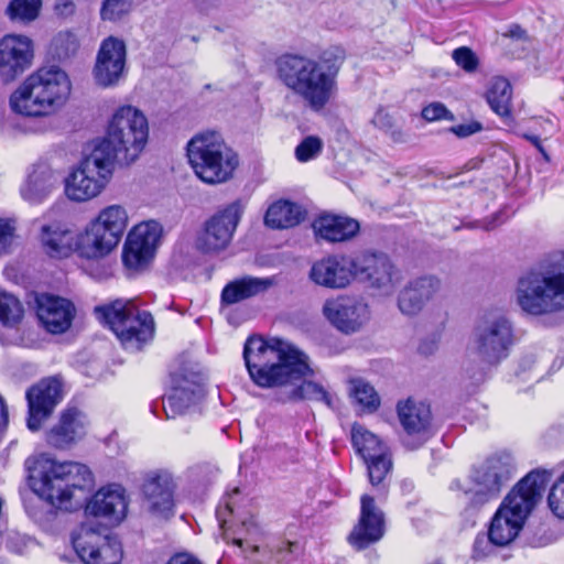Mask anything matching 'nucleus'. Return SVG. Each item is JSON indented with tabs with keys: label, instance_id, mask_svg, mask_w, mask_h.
I'll use <instances>...</instances> for the list:
<instances>
[{
	"label": "nucleus",
	"instance_id": "1",
	"mask_svg": "<svg viewBox=\"0 0 564 564\" xmlns=\"http://www.w3.org/2000/svg\"><path fill=\"white\" fill-rule=\"evenodd\" d=\"M243 360L258 387L290 388L295 399H310L317 393L308 355L289 340L250 336L245 343Z\"/></svg>",
	"mask_w": 564,
	"mask_h": 564
},
{
	"label": "nucleus",
	"instance_id": "2",
	"mask_svg": "<svg viewBox=\"0 0 564 564\" xmlns=\"http://www.w3.org/2000/svg\"><path fill=\"white\" fill-rule=\"evenodd\" d=\"M29 485L36 496L52 507L72 510L87 499L93 475L84 464L41 457L30 468Z\"/></svg>",
	"mask_w": 564,
	"mask_h": 564
},
{
	"label": "nucleus",
	"instance_id": "3",
	"mask_svg": "<svg viewBox=\"0 0 564 564\" xmlns=\"http://www.w3.org/2000/svg\"><path fill=\"white\" fill-rule=\"evenodd\" d=\"M517 474L514 458L510 453L498 452L474 465L464 479H454L449 490L466 512H477L487 503L497 500Z\"/></svg>",
	"mask_w": 564,
	"mask_h": 564
},
{
	"label": "nucleus",
	"instance_id": "4",
	"mask_svg": "<svg viewBox=\"0 0 564 564\" xmlns=\"http://www.w3.org/2000/svg\"><path fill=\"white\" fill-rule=\"evenodd\" d=\"M517 303L529 315L542 316L564 310V253L558 252L542 261L535 269L520 276Z\"/></svg>",
	"mask_w": 564,
	"mask_h": 564
},
{
	"label": "nucleus",
	"instance_id": "5",
	"mask_svg": "<svg viewBox=\"0 0 564 564\" xmlns=\"http://www.w3.org/2000/svg\"><path fill=\"white\" fill-rule=\"evenodd\" d=\"M70 89L68 75L59 67H41L11 95L10 106L14 112L23 116H48L65 105Z\"/></svg>",
	"mask_w": 564,
	"mask_h": 564
},
{
	"label": "nucleus",
	"instance_id": "6",
	"mask_svg": "<svg viewBox=\"0 0 564 564\" xmlns=\"http://www.w3.org/2000/svg\"><path fill=\"white\" fill-rule=\"evenodd\" d=\"M149 138L148 119L133 106H122L110 119L106 135L94 147L111 163L129 165L144 150Z\"/></svg>",
	"mask_w": 564,
	"mask_h": 564
},
{
	"label": "nucleus",
	"instance_id": "7",
	"mask_svg": "<svg viewBox=\"0 0 564 564\" xmlns=\"http://www.w3.org/2000/svg\"><path fill=\"white\" fill-rule=\"evenodd\" d=\"M187 158L195 175L210 185L231 180L239 165L238 154L214 131L194 135L187 143Z\"/></svg>",
	"mask_w": 564,
	"mask_h": 564
},
{
	"label": "nucleus",
	"instance_id": "8",
	"mask_svg": "<svg viewBox=\"0 0 564 564\" xmlns=\"http://www.w3.org/2000/svg\"><path fill=\"white\" fill-rule=\"evenodd\" d=\"M129 224L128 212L120 204H112L99 210L76 237L79 257L99 260L110 254L120 243Z\"/></svg>",
	"mask_w": 564,
	"mask_h": 564
},
{
	"label": "nucleus",
	"instance_id": "9",
	"mask_svg": "<svg viewBox=\"0 0 564 564\" xmlns=\"http://www.w3.org/2000/svg\"><path fill=\"white\" fill-rule=\"evenodd\" d=\"M96 317L117 335L122 344L139 349L152 338L154 321L147 311H139L133 301L116 300L95 307Z\"/></svg>",
	"mask_w": 564,
	"mask_h": 564
},
{
	"label": "nucleus",
	"instance_id": "10",
	"mask_svg": "<svg viewBox=\"0 0 564 564\" xmlns=\"http://www.w3.org/2000/svg\"><path fill=\"white\" fill-rule=\"evenodd\" d=\"M113 169L115 164L94 148L65 178L66 197L75 203L96 198L109 183Z\"/></svg>",
	"mask_w": 564,
	"mask_h": 564
},
{
	"label": "nucleus",
	"instance_id": "11",
	"mask_svg": "<svg viewBox=\"0 0 564 564\" xmlns=\"http://www.w3.org/2000/svg\"><path fill=\"white\" fill-rule=\"evenodd\" d=\"M473 350L488 367L497 366L508 357L513 345V327L502 314L490 312L482 315L473 332Z\"/></svg>",
	"mask_w": 564,
	"mask_h": 564
},
{
	"label": "nucleus",
	"instance_id": "12",
	"mask_svg": "<svg viewBox=\"0 0 564 564\" xmlns=\"http://www.w3.org/2000/svg\"><path fill=\"white\" fill-rule=\"evenodd\" d=\"M355 280L376 290L382 295H391L403 280L390 257L381 251L365 250L355 254Z\"/></svg>",
	"mask_w": 564,
	"mask_h": 564
},
{
	"label": "nucleus",
	"instance_id": "13",
	"mask_svg": "<svg viewBox=\"0 0 564 564\" xmlns=\"http://www.w3.org/2000/svg\"><path fill=\"white\" fill-rule=\"evenodd\" d=\"M75 552L85 564H120V542L98 530L93 521L83 523L72 535Z\"/></svg>",
	"mask_w": 564,
	"mask_h": 564
},
{
	"label": "nucleus",
	"instance_id": "14",
	"mask_svg": "<svg viewBox=\"0 0 564 564\" xmlns=\"http://www.w3.org/2000/svg\"><path fill=\"white\" fill-rule=\"evenodd\" d=\"M243 214V206L235 200L216 212L205 223L197 235L195 246L204 253H217L226 249Z\"/></svg>",
	"mask_w": 564,
	"mask_h": 564
},
{
	"label": "nucleus",
	"instance_id": "15",
	"mask_svg": "<svg viewBox=\"0 0 564 564\" xmlns=\"http://www.w3.org/2000/svg\"><path fill=\"white\" fill-rule=\"evenodd\" d=\"M283 84L317 108V62L303 55L284 54L276 59Z\"/></svg>",
	"mask_w": 564,
	"mask_h": 564
},
{
	"label": "nucleus",
	"instance_id": "16",
	"mask_svg": "<svg viewBox=\"0 0 564 564\" xmlns=\"http://www.w3.org/2000/svg\"><path fill=\"white\" fill-rule=\"evenodd\" d=\"M546 480L547 473L545 470L530 471L510 490L499 508L505 509L509 516L524 524L529 514L541 500Z\"/></svg>",
	"mask_w": 564,
	"mask_h": 564
},
{
	"label": "nucleus",
	"instance_id": "17",
	"mask_svg": "<svg viewBox=\"0 0 564 564\" xmlns=\"http://www.w3.org/2000/svg\"><path fill=\"white\" fill-rule=\"evenodd\" d=\"M397 412L404 431L403 444L408 448L416 449L433 436L432 412L427 403L410 398L398 403Z\"/></svg>",
	"mask_w": 564,
	"mask_h": 564
},
{
	"label": "nucleus",
	"instance_id": "18",
	"mask_svg": "<svg viewBox=\"0 0 564 564\" xmlns=\"http://www.w3.org/2000/svg\"><path fill=\"white\" fill-rule=\"evenodd\" d=\"M204 395L202 377L197 372L182 370L171 376V389L163 399L166 419L187 413Z\"/></svg>",
	"mask_w": 564,
	"mask_h": 564
},
{
	"label": "nucleus",
	"instance_id": "19",
	"mask_svg": "<svg viewBox=\"0 0 564 564\" xmlns=\"http://www.w3.org/2000/svg\"><path fill=\"white\" fill-rule=\"evenodd\" d=\"M161 235L162 227L158 221L150 220L134 226L124 243V265L132 270L143 269L153 258Z\"/></svg>",
	"mask_w": 564,
	"mask_h": 564
},
{
	"label": "nucleus",
	"instance_id": "20",
	"mask_svg": "<svg viewBox=\"0 0 564 564\" xmlns=\"http://www.w3.org/2000/svg\"><path fill=\"white\" fill-rule=\"evenodd\" d=\"M63 383L57 377L42 379L26 391L29 408L28 427L35 432L63 400Z\"/></svg>",
	"mask_w": 564,
	"mask_h": 564
},
{
	"label": "nucleus",
	"instance_id": "21",
	"mask_svg": "<svg viewBox=\"0 0 564 564\" xmlns=\"http://www.w3.org/2000/svg\"><path fill=\"white\" fill-rule=\"evenodd\" d=\"M127 47L122 40L109 36L105 39L99 47L94 78L101 87L116 86L124 76Z\"/></svg>",
	"mask_w": 564,
	"mask_h": 564
},
{
	"label": "nucleus",
	"instance_id": "22",
	"mask_svg": "<svg viewBox=\"0 0 564 564\" xmlns=\"http://www.w3.org/2000/svg\"><path fill=\"white\" fill-rule=\"evenodd\" d=\"M323 314L334 327L345 334L358 332L370 316L368 304L351 296L326 301Z\"/></svg>",
	"mask_w": 564,
	"mask_h": 564
},
{
	"label": "nucleus",
	"instance_id": "23",
	"mask_svg": "<svg viewBox=\"0 0 564 564\" xmlns=\"http://www.w3.org/2000/svg\"><path fill=\"white\" fill-rule=\"evenodd\" d=\"M384 534V516L369 495L361 497L360 518L351 533L349 542L357 550L378 542Z\"/></svg>",
	"mask_w": 564,
	"mask_h": 564
},
{
	"label": "nucleus",
	"instance_id": "24",
	"mask_svg": "<svg viewBox=\"0 0 564 564\" xmlns=\"http://www.w3.org/2000/svg\"><path fill=\"white\" fill-rule=\"evenodd\" d=\"M36 316L51 334H63L72 325L75 316L74 304L61 296L40 294L35 299Z\"/></svg>",
	"mask_w": 564,
	"mask_h": 564
},
{
	"label": "nucleus",
	"instance_id": "25",
	"mask_svg": "<svg viewBox=\"0 0 564 564\" xmlns=\"http://www.w3.org/2000/svg\"><path fill=\"white\" fill-rule=\"evenodd\" d=\"M174 489L173 477L166 471L152 475L145 480L143 492L153 516L169 519L174 514Z\"/></svg>",
	"mask_w": 564,
	"mask_h": 564
},
{
	"label": "nucleus",
	"instance_id": "26",
	"mask_svg": "<svg viewBox=\"0 0 564 564\" xmlns=\"http://www.w3.org/2000/svg\"><path fill=\"white\" fill-rule=\"evenodd\" d=\"M87 416L76 408L65 409L58 422L46 433L47 443L55 448H67L86 434Z\"/></svg>",
	"mask_w": 564,
	"mask_h": 564
},
{
	"label": "nucleus",
	"instance_id": "27",
	"mask_svg": "<svg viewBox=\"0 0 564 564\" xmlns=\"http://www.w3.org/2000/svg\"><path fill=\"white\" fill-rule=\"evenodd\" d=\"M33 58L32 41L25 35L9 34L0 41V69L14 78L31 65Z\"/></svg>",
	"mask_w": 564,
	"mask_h": 564
},
{
	"label": "nucleus",
	"instance_id": "28",
	"mask_svg": "<svg viewBox=\"0 0 564 564\" xmlns=\"http://www.w3.org/2000/svg\"><path fill=\"white\" fill-rule=\"evenodd\" d=\"M440 289L435 276L424 275L411 280L398 295V307L403 315L413 316L422 311L424 305Z\"/></svg>",
	"mask_w": 564,
	"mask_h": 564
},
{
	"label": "nucleus",
	"instance_id": "29",
	"mask_svg": "<svg viewBox=\"0 0 564 564\" xmlns=\"http://www.w3.org/2000/svg\"><path fill=\"white\" fill-rule=\"evenodd\" d=\"M127 508L124 489L121 486L112 485L101 488L93 496L86 505V512L118 523L126 517Z\"/></svg>",
	"mask_w": 564,
	"mask_h": 564
},
{
	"label": "nucleus",
	"instance_id": "30",
	"mask_svg": "<svg viewBox=\"0 0 564 564\" xmlns=\"http://www.w3.org/2000/svg\"><path fill=\"white\" fill-rule=\"evenodd\" d=\"M345 58L339 45H329L319 53V110L337 94L336 77Z\"/></svg>",
	"mask_w": 564,
	"mask_h": 564
},
{
	"label": "nucleus",
	"instance_id": "31",
	"mask_svg": "<svg viewBox=\"0 0 564 564\" xmlns=\"http://www.w3.org/2000/svg\"><path fill=\"white\" fill-rule=\"evenodd\" d=\"M57 185L58 176L55 171L46 164H39L29 174L20 193L28 203L41 204L57 188Z\"/></svg>",
	"mask_w": 564,
	"mask_h": 564
},
{
	"label": "nucleus",
	"instance_id": "32",
	"mask_svg": "<svg viewBox=\"0 0 564 564\" xmlns=\"http://www.w3.org/2000/svg\"><path fill=\"white\" fill-rule=\"evenodd\" d=\"M41 246L51 258H66L76 251V238L58 221L43 224L40 228Z\"/></svg>",
	"mask_w": 564,
	"mask_h": 564
},
{
	"label": "nucleus",
	"instance_id": "33",
	"mask_svg": "<svg viewBox=\"0 0 564 564\" xmlns=\"http://www.w3.org/2000/svg\"><path fill=\"white\" fill-rule=\"evenodd\" d=\"M275 283L274 276L258 278L245 275L225 285L221 292V302L227 305L236 304L265 293Z\"/></svg>",
	"mask_w": 564,
	"mask_h": 564
},
{
	"label": "nucleus",
	"instance_id": "34",
	"mask_svg": "<svg viewBox=\"0 0 564 564\" xmlns=\"http://www.w3.org/2000/svg\"><path fill=\"white\" fill-rule=\"evenodd\" d=\"M355 254L334 256L319 263V284L332 289L346 288L355 280Z\"/></svg>",
	"mask_w": 564,
	"mask_h": 564
},
{
	"label": "nucleus",
	"instance_id": "35",
	"mask_svg": "<svg viewBox=\"0 0 564 564\" xmlns=\"http://www.w3.org/2000/svg\"><path fill=\"white\" fill-rule=\"evenodd\" d=\"M359 229L360 225L354 218L319 212V238L343 242L352 239Z\"/></svg>",
	"mask_w": 564,
	"mask_h": 564
},
{
	"label": "nucleus",
	"instance_id": "36",
	"mask_svg": "<svg viewBox=\"0 0 564 564\" xmlns=\"http://www.w3.org/2000/svg\"><path fill=\"white\" fill-rule=\"evenodd\" d=\"M304 216L305 213L300 205L280 199L268 207L264 224L272 229H286L299 225Z\"/></svg>",
	"mask_w": 564,
	"mask_h": 564
},
{
	"label": "nucleus",
	"instance_id": "37",
	"mask_svg": "<svg viewBox=\"0 0 564 564\" xmlns=\"http://www.w3.org/2000/svg\"><path fill=\"white\" fill-rule=\"evenodd\" d=\"M522 527L523 523L509 516L505 509L498 508L491 520L488 533L495 545L506 546L518 536Z\"/></svg>",
	"mask_w": 564,
	"mask_h": 564
},
{
	"label": "nucleus",
	"instance_id": "38",
	"mask_svg": "<svg viewBox=\"0 0 564 564\" xmlns=\"http://www.w3.org/2000/svg\"><path fill=\"white\" fill-rule=\"evenodd\" d=\"M511 97L512 87L508 79L503 77L492 79L486 98L494 112L501 118L511 119Z\"/></svg>",
	"mask_w": 564,
	"mask_h": 564
},
{
	"label": "nucleus",
	"instance_id": "39",
	"mask_svg": "<svg viewBox=\"0 0 564 564\" xmlns=\"http://www.w3.org/2000/svg\"><path fill=\"white\" fill-rule=\"evenodd\" d=\"M351 443L356 452L362 458L381 455V453L388 451L386 443H383L376 434L357 423L351 427Z\"/></svg>",
	"mask_w": 564,
	"mask_h": 564
},
{
	"label": "nucleus",
	"instance_id": "40",
	"mask_svg": "<svg viewBox=\"0 0 564 564\" xmlns=\"http://www.w3.org/2000/svg\"><path fill=\"white\" fill-rule=\"evenodd\" d=\"M23 313V305L15 295L0 290L1 324L6 327H14L22 321Z\"/></svg>",
	"mask_w": 564,
	"mask_h": 564
},
{
	"label": "nucleus",
	"instance_id": "41",
	"mask_svg": "<svg viewBox=\"0 0 564 564\" xmlns=\"http://www.w3.org/2000/svg\"><path fill=\"white\" fill-rule=\"evenodd\" d=\"M350 384V393L362 411L372 413L379 408L380 398L372 386L362 379H354Z\"/></svg>",
	"mask_w": 564,
	"mask_h": 564
},
{
	"label": "nucleus",
	"instance_id": "42",
	"mask_svg": "<svg viewBox=\"0 0 564 564\" xmlns=\"http://www.w3.org/2000/svg\"><path fill=\"white\" fill-rule=\"evenodd\" d=\"M42 0H11L6 13L11 21L31 22L40 13Z\"/></svg>",
	"mask_w": 564,
	"mask_h": 564
},
{
	"label": "nucleus",
	"instance_id": "43",
	"mask_svg": "<svg viewBox=\"0 0 564 564\" xmlns=\"http://www.w3.org/2000/svg\"><path fill=\"white\" fill-rule=\"evenodd\" d=\"M133 9V0H102L99 15L102 21L118 22L127 18Z\"/></svg>",
	"mask_w": 564,
	"mask_h": 564
},
{
	"label": "nucleus",
	"instance_id": "44",
	"mask_svg": "<svg viewBox=\"0 0 564 564\" xmlns=\"http://www.w3.org/2000/svg\"><path fill=\"white\" fill-rule=\"evenodd\" d=\"M261 529L252 516L240 520L238 529L234 532L232 541L239 547L246 545L251 551H257L258 546L252 542L260 535Z\"/></svg>",
	"mask_w": 564,
	"mask_h": 564
},
{
	"label": "nucleus",
	"instance_id": "45",
	"mask_svg": "<svg viewBox=\"0 0 564 564\" xmlns=\"http://www.w3.org/2000/svg\"><path fill=\"white\" fill-rule=\"evenodd\" d=\"M367 464L369 480L372 486H380L384 488L383 481L389 474L392 462L388 455V451L381 455H373V457L364 458Z\"/></svg>",
	"mask_w": 564,
	"mask_h": 564
},
{
	"label": "nucleus",
	"instance_id": "46",
	"mask_svg": "<svg viewBox=\"0 0 564 564\" xmlns=\"http://www.w3.org/2000/svg\"><path fill=\"white\" fill-rule=\"evenodd\" d=\"M550 510L560 519H564V471L552 485L547 495Z\"/></svg>",
	"mask_w": 564,
	"mask_h": 564
},
{
	"label": "nucleus",
	"instance_id": "47",
	"mask_svg": "<svg viewBox=\"0 0 564 564\" xmlns=\"http://www.w3.org/2000/svg\"><path fill=\"white\" fill-rule=\"evenodd\" d=\"M452 57L457 66L466 73H474L479 65V59L471 48L460 46L453 51Z\"/></svg>",
	"mask_w": 564,
	"mask_h": 564
},
{
	"label": "nucleus",
	"instance_id": "48",
	"mask_svg": "<svg viewBox=\"0 0 564 564\" xmlns=\"http://www.w3.org/2000/svg\"><path fill=\"white\" fill-rule=\"evenodd\" d=\"M495 543L491 541L489 533L487 535L479 534L476 536L473 546V557L475 560H482L494 554Z\"/></svg>",
	"mask_w": 564,
	"mask_h": 564
},
{
	"label": "nucleus",
	"instance_id": "49",
	"mask_svg": "<svg viewBox=\"0 0 564 564\" xmlns=\"http://www.w3.org/2000/svg\"><path fill=\"white\" fill-rule=\"evenodd\" d=\"M317 153V137H306L295 149V158L300 162H307Z\"/></svg>",
	"mask_w": 564,
	"mask_h": 564
},
{
	"label": "nucleus",
	"instance_id": "50",
	"mask_svg": "<svg viewBox=\"0 0 564 564\" xmlns=\"http://www.w3.org/2000/svg\"><path fill=\"white\" fill-rule=\"evenodd\" d=\"M15 227L9 219L0 218V254L7 253L14 239Z\"/></svg>",
	"mask_w": 564,
	"mask_h": 564
},
{
	"label": "nucleus",
	"instance_id": "51",
	"mask_svg": "<svg viewBox=\"0 0 564 564\" xmlns=\"http://www.w3.org/2000/svg\"><path fill=\"white\" fill-rule=\"evenodd\" d=\"M422 118L426 121H436L453 118L448 109L441 102H432L422 109Z\"/></svg>",
	"mask_w": 564,
	"mask_h": 564
},
{
	"label": "nucleus",
	"instance_id": "52",
	"mask_svg": "<svg viewBox=\"0 0 564 564\" xmlns=\"http://www.w3.org/2000/svg\"><path fill=\"white\" fill-rule=\"evenodd\" d=\"M481 130L482 126L477 121H470L468 123H463L451 128V131L458 138H467Z\"/></svg>",
	"mask_w": 564,
	"mask_h": 564
},
{
	"label": "nucleus",
	"instance_id": "53",
	"mask_svg": "<svg viewBox=\"0 0 564 564\" xmlns=\"http://www.w3.org/2000/svg\"><path fill=\"white\" fill-rule=\"evenodd\" d=\"M372 123L384 131H389L393 128L392 117L382 108L378 109L372 118Z\"/></svg>",
	"mask_w": 564,
	"mask_h": 564
},
{
	"label": "nucleus",
	"instance_id": "54",
	"mask_svg": "<svg viewBox=\"0 0 564 564\" xmlns=\"http://www.w3.org/2000/svg\"><path fill=\"white\" fill-rule=\"evenodd\" d=\"M76 4L73 0H56L54 12L62 18L72 17L75 13Z\"/></svg>",
	"mask_w": 564,
	"mask_h": 564
},
{
	"label": "nucleus",
	"instance_id": "55",
	"mask_svg": "<svg viewBox=\"0 0 564 564\" xmlns=\"http://www.w3.org/2000/svg\"><path fill=\"white\" fill-rule=\"evenodd\" d=\"M500 214H495L490 218L479 220L475 224V227L482 228L487 231L495 229L501 221L499 220Z\"/></svg>",
	"mask_w": 564,
	"mask_h": 564
},
{
	"label": "nucleus",
	"instance_id": "56",
	"mask_svg": "<svg viewBox=\"0 0 564 564\" xmlns=\"http://www.w3.org/2000/svg\"><path fill=\"white\" fill-rule=\"evenodd\" d=\"M225 513L234 514V508L230 501H225V507H219L216 511L218 521L221 527L225 525L227 519L225 518Z\"/></svg>",
	"mask_w": 564,
	"mask_h": 564
},
{
	"label": "nucleus",
	"instance_id": "57",
	"mask_svg": "<svg viewBox=\"0 0 564 564\" xmlns=\"http://www.w3.org/2000/svg\"><path fill=\"white\" fill-rule=\"evenodd\" d=\"M319 401H323L330 409H336L338 399L332 397L325 389L319 386Z\"/></svg>",
	"mask_w": 564,
	"mask_h": 564
},
{
	"label": "nucleus",
	"instance_id": "58",
	"mask_svg": "<svg viewBox=\"0 0 564 564\" xmlns=\"http://www.w3.org/2000/svg\"><path fill=\"white\" fill-rule=\"evenodd\" d=\"M528 141H530L538 150L539 152L543 155V158L549 161L550 158H549V154L546 153L545 149L543 148L542 143H541V140L538 135H534V134H524L523 135Z\"/></svg>",
	"mask_w": 564,
	"mask_h": 564
},
{
	"label": "nucleus",
	"instance_id": "59",
	"mask_svg": "<svg viewBox=\"0 0 564 564\" xmlns=\"http://www.w3.org/2000/svg\"><path fill=\"white\" fill-rule=\"evenodd\" d=\"M55 42H56L57 45L59 43L67 42L72 46V50H74L76 47V45H77L76 44L75 35L73 33H70V32L59 33L55 37Z\"/></svg>",
	"mask_w": 564,
	"mask_h": 564
},
{
	"label": "nucleus",
	"instance_id": "60",
	"mask_svg": "<svg viewBox=\"0 0 564 564\" xmlns=\"http://www.w3.org/2000/svg\"><path fill=\"white\" fill-rule=\"evenodd\" d=\"M436 349V341L435 340H424L419 346V351L422 355H430Z\"/></svg>",
	"mask_w": 564,
	"mask_h": 564
},
{
	"label": "nucleus",
	"instance_id": "61",
	"mask_svg": "<svg viewBox=\"0 0 564 564\" xmlns=\"http://www.w3.org/2000/svg\"><path fill=\"white\" fill-rule=\"evenodd\" d=\"M466 371L469 375V378L473 380V383L475 384H478L486 379L487 369H479L478 371L473 373H470L469 369H467Z\"/></svg>",
	"mask_w": 564,
	"mask_h": 564
},
{
	"label": "nucleus",
	"instance_id": "62",
	"mask_svg": "<svg viewBox=\"0 0 564 564\" xmlns=\"http://www.w3.org/2000/svg\"><path fill=\"white\" fill-rule=\"evenodd\" d=\"M507 35L512 39H522L525 35V31L518 24H513L509 28Z\"/></svg>",
	"mask_w": 564,
	"mask_h": 564
},
{
	"label": "nucleus",
	"instance_id": "63",
	"mask_svg": "<svg viewBox=\"0 0 564 564\" xmlns=\"http://www.w3.org/2000/svg\"><path fill=\"white\" fill-rule=\"evenodd\" d=\"M8 423V411L3 399L0 397V431L6 427Z\"/></svg>",
	"mask_w": 564,
	"mask_h": 564
},
{
	"label": "nucleus",
	"instance_id": "64",
	"mask_svg": "<svg viewBox=\"0 0 564 564\" xmlns=\"http://www.w3.org/2000/svg\"><path fill=\"white\" fill-rule=\"evenodd\" d=\"M167 564H200L197 561L187 557L185 555H178L173 557Z\"/></svg>",
	"mask_w": 564,
	"mask_h": 564
}]
</instances>
